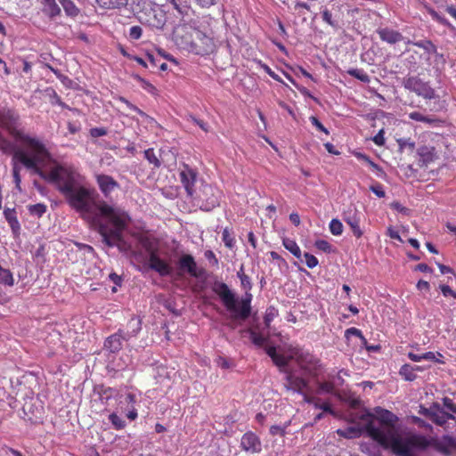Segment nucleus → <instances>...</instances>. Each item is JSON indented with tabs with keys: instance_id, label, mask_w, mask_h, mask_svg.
Returning a JSON list of instances; mask_svg holds the SVG:
<instances>
[{
	"instance_id": "10",
	"label": "nucleus",
	"mask_w": 456,
	"mask_h": 456,
	"mask_svg": "<svg viewBox=\"0 0 456 456\" xmlns=\"http://www.w3.org/2000/svg\"><path fill=\"white\" fill-rule=\"evenodd\" d=\"M128 325L132 328V331L124 332L118 330V332L108 337L104 341V348L110 353H117L123 346V341H128L131 338L135 337L141 330V322L137 319H131Z\"/></svg>"
},
{
	"instance_id": "17",
	"label": "nucleus",
	"mask_w": 456,
	"mask_h": 456,
	"mask_svg": "<svg viewBox=\"0 0 456 456\" xmlns=\"http://www.w3.org/2000/svg\"><path fill=\"white\" fill-rule=\"evenodd\" d=\"M180 179L187 194L190 197H193L195 193L194 185L197 180V172L188 165H183V169L180 171Z\"/></svg>"
},
{
	"instance_id": "48",
	"label": "nucleus",
	"mask_w": 456,
	"mask_h": 456,
	"mask_svg": "<svg viewBox=\"0 0 456 456\" xmlns=\"http://www.w3.org/2000/svg\"><path fill=\"white\" fill-rule=\"evenodd\" d=\"M345 334H346V338H349L350 336H354V337L361 338L362 341L366 340L365 338L363 337L362 331L354 327L347 329L346 330Z\"/></svg>"
},
{
	"instance_id": "4",
	"label": "nucleus",
	"mask_w": 456,
	"mask_h": 456,
	"mask_svg": "<svg viewBox=\"0 0 456 456\" xmlns=\"http://www.w3.org/2000/svg\"><path fill=\"white\" fill-rule=\"evenodd\" d=\"M360 419L364 422L368 436L384 449L389 446L386 444H393L394 440L404 438L395 427L398 418L388 410L377 407L375 415L368 411H362Z\"/></svg>"
},
{
	"instance_id": "58",
	"label": "nucleus",
	"mask_w": 456,
	"mask_h": 456,
	"mask_svg": "<svg viewBox=\"0 0 456 456\" xmlns=\"http://www.w3.org/2000/svg\"><path fill=\"white\" fill-rule=\"evenodd\" d=\"M423 360L432 361L438 363H443L444 362L438 358H436V354L434 352H427L422 354Z\"/></svg>"
},
{
	"instance_id": "32",
	"label": "nucleus",
	"mask_w": 456,
	"mask_h": 456,
	"mask_svg": "<svg viewBox=\"0 0 456 456\" xmlns=\"http://www.w3.org/2000/svg\"><path fill=\"white\" fill-rule=\"evenodd\" d=\"M347 74L363 83L370 81L369 75L361 69H350L347 70Z\"/></svg>"
},
{
	"instance_id": "61",
	"label": "nucleus",
	"mask_w": 456,
	"mask_h": 456,
	"mask_svg": "<svg viewBox=\"0 0 456 456\" xmlns=\"http://www.w3.org/2000/svg\"><path fill=\"white\" fill-rule=\"evenodd\" d=\"M120 403H124L126 405L132 404L133 406H134V404L136 403V395L134 394L128 393L126 395L124 401H121Z\"/></svg>"
},
{
	"instance_id": "16",
	"label": "nucleus",
	"mask_w": 456,
	"mask_h": 456,
	"mask_svg": "<svg viewBox=\"0 0 456 456\" xmlns=\"http://www.w3.org/2000/svg\"><path fill=\"white\" fill-rule=\"evenodd\" d=\"M240 448L249 453H259L262 451V443L256 434L248 431L240 439Z\"/></svg>"
},
{
	"instance_id": "36",
	"label": "nucleus",
	"mask_w": 456,
	"mask_h": 456,
	"mask_svg": "<svg viewBox=\"0 0 456 456\" xmlns=\"http://www.w3.org/2000/svg\"><path fill=\"white\" fill-rule=\"evenodd\" d=\"M62 7L68 16L76 17L79 13V9L71 0L63 3Z\"/></svg>"
},
{
	"instance_id": "18",
	"label": "nucleus",
	"mask_w": 456,
	"mask_h": 456,
	"mask_svg": "<svg viewBox=\"0 0 456 456\" xmlns=\"http://www.w3.org/2000/svg\"><path fill=\"white\" fill-rule=\"evenodd\" d=\"M430 419L438 426H444L448 419L456 420V418L444 411L438 403H434L429 407Z\"/></svg>"
},
{
	"instance_id": "19",
	"label": "nucleus",
	"mask_w": 456,
	"mask_h": 456,
	"mask_svg": "<svg viewBox=\"0 0 456 456\" xmlns=\"http://www.w3.org/2000/svg\"><path fill=\"white\" fill-rule=\"evenodd\" d=\"M96 182L102 193L110 197V193L119 188L118 183L113 177L108 175L100 174L96 175Z\"/></svg>"
},
{
	"instance_id": "56",
	"label": "nucleus",
	"mask_w": 456,
	"mask_h": 456,
	"mask_svg": "<svg viewBox=\"0 0 456 456\" xmlns=\"http://www.w3.org/2000/svg\"><path fill=\"white\" fill-rule=\"evenodd\" d=\"M189 119L195 125L199 126L203 131H208V126L203 120L198 119L194 116H190Z\"/></svg>"
},
{
	"instance_id": "49",
	"label": "nucleus",
	"mask_w": 456,
	"mask_h": 456,
	"mask_svg": "<svg viewBox=\"0 0 456 456\" xmlns=\"http://www.w3.org/2000/svg\"><path fill=\"white\" fill-rule=\"evenodd\" d=\"M322 20L330 26L333 28L337 27V23L332 20V14L328 9L323 10Z\"/></svg>"
},
{
	"instance_id": "50",
	"label": "nucleus",
	"mask_w": 456,
	"mask_h": 456,
	"mask_svg": "<svg viewBox=\"0 0 456 456\" xmlns=\"http://www.w3.org/2000/svg\"><path fill=\"white\" fill-rule=\"evenodd\" d=\"M384 130L381 129L379 131V133L372 138V141L374 143L378 146H383L385 144V138H384Z\"/></svg>"
},
{
	"instance_id": "60",
	"label": "nucleus",
	"mask_w": 456,
	"mask_h": 456,
	"mask_svg": "<svg viewBox=\"0 0 456 456\" xmlns=\"http://www.w3.org/2000/svg\"><path fill=\"white\" fill-rule=\"evenodd\" d=\"M259 64H260V66L263 68V69H264V70H265V72H266V73H267V74H268L272 78H273V79H275V80H277V81H279V80H280L279 76H278L274 71H273V70H272V69H271L268 65H266V64H265V63H262L261 61H259Z\"/></svg>"
},
{
	"instance_id": "41",
	"label": "nucleus",
	"mask_w": 456,
	"mask_h": 456,
	"mask_svg": "<svg viewBox=\"0 0 456 456\" xmlns=\"http://www.w3.org/2000/svg\"><path fill=\"white\" fill-rule=\"evenodd\" d=\"M278 315V311L273 307L270 306L266 309L265 314V324L269 327L270 323L273 321V319Z\"/></svg>"
},
{
	"instance_id": "37",
	"label": "nucleus",
	"mask_w": 456,
	"mask_h": 456,
	"mask_svg": "<svg viewBox=\"0 0 456 456\" xmlns=\"http://www.w3.org/2000/svg\"><path fill=\"white\" fill-rule=\"evenodd\" d=\"M222 240L227 248H232L234 247V237L227 227H225L223 231Z\"/></svg>"
},
{
	"instance_id": "64",
	"label": "nucleus",
	"mask_w": 456,
	"mask_h": 456,
	"mask_svg": "<svg viewBox=\"0 0 456 456\" xmlns=\"http://www.w3.org/2000/svg\"><path fill=\"white\" fill-rule=\"evenodd\" d=\"M270 434L273 436H276V435L283 436L284 429L280 426L273 425L270 428Z\"/></svg>"
},
{
	"instance_id": "44",
	"label": "nucleus",
	"mask_w": 456,
	"mask_h": 456,
	"mask_svg": "<svg viewBox=\"0 0 456 456\" xmlns=\"http://www.w3.org/2000/svg\"><path fill=\"white\" fill-rule=\"evenodd\" d=\"M314 246L321 251H323V252H326V253H329L330 252V249H331V246L330 244L325 240H317L315 242H314Z\"/></svg>"
},
{
	"instance_id": "38",
	"label": "nucleus",
	"mask_w": 456,
	"mask_h": 456,
	"mask_svg": "<svg viewBox=\"0 0 456 456\" xmlns=\"http://www.w3.org/2000/svg\"><path fill=\"white\" fill-rule=\"evenodd\" d=\"M109 419L111 422L112 426L119 430L126 427V422L123 420L117 413L113 412L109 415Z\"/></svg>"
},
{
	"instance_id": "57",
	"label": "nucleus",
	"mask_w": 456,
	"mask_h": 456,
	"mask_svg": "<svg viewBox=\"0 0 456 456\" xmlns=\"http://www.w3.org/2000/svg\"><path fill=\"white\" fill-rule=\"evenodd\" d=\"M444 406L450 411L456 413V404L448 397L443 399Z\"/></svg>"
},
{
	"instance_id": "51",
	"label": "nucleus",
	"mask_w": 456,
	"mask_h": 456,
	"mask_svg": "<svg viewBox=\"0 0 456 456\" xmlns=\"http://www.w3.org/2000/svg\"><path fill=\"white\" fill-rule=\"evenodd\" d=\"M440 290L444 297H452L456 299V292L448 285H440Z\"/></svg>"
},
{
	"instance_id": "63",
	"label": "nucleus",
	"mask_w": 456,
	"mask_h": 456,
	"mask_svg": "<svg viewBox=\"0 0 456 456\" xmlns=\"http://www.w3.org/2000/svg\"><path fill=\"white\" fill-rule=\"evenodd\" d=\"M240 283H241V287L246 289V290H250L252 289V283H251V280L249 278V276H243V277H240Z\"/></svg>"
},
{
	"instance_id": "29",
	"label": "nucleus",
	"mask_w": 456,
	"mask_h": 456,
	"mask_svg": "<svg viewBox=\"0 0 456 456\" xmlns=\"http://www.w3.org/2000/svg\"><path fill=\"white\" fill-rule=\"evenodd\" d=\"M7 154H12V176H13V182L15 183V186L16 188L20 191L21 188H20V183H21V179H20V167L17 164V161L20 162V164H22L19 159H14V153L13 152H8Z\"/></svg>"
},
{
	"instance_id": "39",
	"label": "nucleus",
	"mask_w": 456,
	"mask_h": 456,
	"mask_svg": "<svg viewBox=\"0 0 456 456\" xmlns=\"http://www.w3.org/2000/svg\"><path fill=\"white\" fill-rule=\"evenodd\" d=\"M330 231L333 235H341L343 232L342 223L338 219H332L330 223Z\"/></svg>"
},
{
	"instance_id": "14",
	"label": "nucleus",
	"mask_w": 456,
	"mask_h": 456,
	"mask_svg": "<svg viewBox=\"0 0 456 456\" xmlns=\"http://www.w3.org/2000/svg\"><path fill=\"white\" fill-rule=\"evenodd\" d=\"M194 33V39L190 53L199 55H206L213 53L215 50L213 38L199 29H196Z\"/></svg>"
},
{
	"instance_id": "2",
	"label": "nucleus",
	"mask_w": 456,
	"mask_h": 456,
	"mask_svg": "<svg viewBox=\"0 0 456 456\" xmlns=\"http://www.w3.org/2000/svg\"><path fill=\"white\" fill-rule=\"evenodd\" d=\"M9 143L11 150L2 151L3 153L13 152L14 159H19L26 168L32 170L44 180L54 183L63 196L80 183V175L70 167L52 164L51 154L43 142L40 148L35 149L29 154L22 150H16L10 141Z\"/></svg>"
},
{
	"instance_id": "15",
	"label": "nucleus",
	"mask_w": 456,
	"mask_h": 456,
	"mask_svg": "<svg viewBox=\"0 0 456 456\" xmlns=\"http://www.w3.org/2000/svg\"><path fill=\"white\" fill-rule=\"evenodd\" d=\"M343 219L350 226L353 234L356 238L362 236L363 232L360 227L362 214L357 211L354 207H349L348 209L344 212Z\"/></svg>"
},
{
	"instance_id": "40",
	"label": "nucleus",
	"mask_w": 456,
	"mask_h": 456,
	"mask_svg": "<svg viewBox=\"0 0 456 456\" xmlns=\"http://www.w3.org/2000/svg\"><path fill=\"white\" fill-rule=\"evenodd\" d=\"M303 395H304L305 402H307L309 403H314V406L316 408L322 409L325 412H330V413L333 412L329 403H318L317 402H315L314 398H309L305 394Z\"/></svg>"
},
{
	"instance_id": "45",
	"label": "nucleus",
	"mask_w": 456,
	"mask_h": 456,
	"mask_svg": "<svg viewBox=\"0 0 456 456\" xmlns=\"http://www.w3.org/2000/svg\"><path fill=\"white\" fill-rule=\"evenodd\" d=\"M142 35V28L140 26H133L129 29V37L133 40H138Z\"/></svg>"
},
{
	"instance_id": "46",
	"label": "nucleus",
	"mask_w": 456,
	"mask_h": 456,
	"mask_svg": "<svg viewBox=\"0 0 456 456\" xmlns=\"http://www.w3.org/2000/svg\"><path fill=\"white\" fill-rule=\"evenodd\" d=\"M430 14L434 20H436L442 25H444L449 28L452 27V24L450 23V21L446 18L441 16L438 12L432 11V12H430Z\"/></svg>"
},
{
	"instance_id": "33",
	"label": "nucleus",
	"mask_w": 456,
	"mask_h": 456,
	"mask_svg": "<svg viewBox=\"0 0 456 456\" xmlns=\"http://www.w3.org/2000/svg\"><path fill=\"white\" fill-rule=\"evenodd\" d=\"M144 158L149 161V163L152 164L154 167H159L161 166V160L158 156H156L154 150L150 148L144 151Z\"/></svg>"
},
{
	"instance_id": "24",
	"label": "nucleus",
	"mask_w": 456,
	"mask_h": 456,
	"mask_svg": "<svg viewBox=\"0 0 456 456\" xmlns=\"http://www.w3.org/2000/svg\"><path fill=\"white\" fill-rule=\"evenodd\" d=\"M452 439V436H444L441 439H435L429 445L432 444L437 451L444 454H449L452 450V443H449V440Z\"/></svg>"
},
{
	"instance_id": "27",
	"label": "nucleus",
	"mask_w": 456,
	"mask_h": 456,
	"mask_svg": "<svg viewBox=\"0 0 456 456\" xmlns=\"http://www.w3.org/2000/svg\"><path fill=\"white\" fill-rule=\"evenodd\" d=\"M96 2L100 7L109 10L124 7L128 0H96Z\"/></svg>"
},
{
	"instance_id": "35",
	"label": "nucleus",
	"mask_w": 456,
	"mask_h": 456,
	"mask_svg": "<svg viewBox=\"0 0 456 456\" xmlns=\"http://www.w3.org/2000/svg\"><path fill=\"white\" fill-rule=\"evenodd\" d=\"M317 390L320 394H331L334 391V384L331 381H318Z\"/></svg>"
},
{
	"instance_id": "54",
	"label": "nucleus",
	"mask_w": 456,
	"mask_h": 456,
	"mask_svg": "<svg viewBox=\"0 0 456 456\" xmlns=\"http://www.w3.org/2000/svg\"><path fill=\"white\" fill-rule=\"evenodd\" d=\"M11 150V144L9 143V140H7L3 134L0 132V151H8Z\"/></svg>"
},
{
	"instance_id": "6",
	"label": "nucleus",
	"mask_w": 456,
	"mask_h": 456,
	"mask_svg": "<svg viewBox=\"0 0 456 456\" xmlns=\"http://www.w3.org/2000/svg\"><path fill=\"white\" fill-rule=\"evenodd\" d=\"M19 120V115L11 109L0 110V126L9 132L16 140L22 145V151L27 153H31L35 149L40 148L42 142L36 137L29 136L16 129V125ZM16 150L17 148L11 142Z\"/></svg>"
},
{
	"instance_id": "26",
	"label": "nucleus",
	"mask_w": 456,
	"mask_h": 456,
	"mask_svg": "<svg viewBox=\"0 0 456 456\" xmlns=\"http://www.w3.org/2000/svg\"><path fill=\"white\" fill-rule=\"evenodd\" d=\"M44 4L43 12L51 18H54L61 13V8L55 0H42Z\"/></svg>"
},
{
	"instance_id": "28",
	"label": "nucleus",
	"mask_w": 456,
	"mask_h": 456,
	"mask_svg": "<svg viewBox=\"0 0 456 456\" xmlns=\"http://www.w3.org/2000/svg\"><path fill=\"white\" fill-rule=\"evenodd\" d=\"M282 245L297 259H301V249L294 240L285 238L282 240Z\"/></svg>"
},
{
	"instance_id": "34",
	"label": "nucleus",
	"mask_w": 456,
	"mask_h": 456,
	"mask_svg": "<svg viewBox=\"0 0 456 456\" xmlns=\"http://www.w3.org/2000/svg\"><path fill=\"white\" fill-rule=\"evenodd\" d=\"M28 209L30 215L41 217L46 212L47 208L43 203H37L28 206Z\"/></svg>"
},
{
	"instance_id": "22",
	"label": "nucleus",
	"mask_w": 456,
	"mask_h": 456,
	"mask_svg": "<svg viewBox=\"0 0 456 456\" xmlns=\"http://www.w3.org/2000/svg\"><path fill=\"white\" fill-rule=\"evenodd\" d=\"M380 39L387 44L394 45L403 40V36L394 29L389 28H379L377 29Z\"/></svg>"
},
{
	"instance_id": "9",
	"label": "nucleus",
	"mask_w": 456,
	"mask_h": 456,
	"mask_svg": "<svg viewBox=\"0 0 456 456\" xmlns=\"http://www.w3.org/2000/svg\"><path fill=\"white\" fill-rule=\"evenodd\" d=\"M141 242L148 254L149 268L162 277L171 276L174 272L172 265L159 256L158 249L153 247L151 241L145 238Z\"/></svg>"
},
{
	"instance_id": "47",
	"label": "nucleus",
	"mask_w": 456,
	"mask_h": 456,
	"mask_svg": "<svg viewBox=\"0 0 456 456\" xmlns=\"http://www.w3.org/2000/svg\"><path fill=\"white\" fill-rule=\"evenodd\" d=\"M309 120L312 123V125L314 126L321 132H323L326 134H330L329 130L326 127H324V126L319 121V119L316 117L311 116L309 118Z\"/></svg>"
},
{
	"instance_id": "7",
	"label": "nucleus",
	"mask_w": 456,
	"mask_h": 456,
	"mask_svg": "<svg viewBox=\"0 0 456 456\" xmlns=\"http://www.w3.org/2000/svg\"><path fill=\"white\" fill-rule=\"evenodd\" d=\"M221 298L226 309L232 313L234 318L246 320L250 315L252 295L246 292L245 297L241 299L240 305L234 293L229 289L227 284L221 282L216 285L215 289Z\"/></svg>"
},
{
	"instance_id": "13",
	"label": "nucleus",
	"mask_w": 456,
	"mask_h": 456,
	"mask_svg": "<svg viewBox=\"0 0 456 456\" xmlns=\"http://www.w3.org/2000/svg\"><path fill=\"white\" fill-rule=\"evenodd\" d=\"M197 28H192L189 25H178L174 30V41L175 45L183 50L191 52L193 37L195 35L194 31Z\"/></svg>"
},
{
	"instance_id": "53",
	"label": "nucleus",
	"mask_w": 456,
	"mask_h": 456,
	"mask_svg": "<svg viewBox=\"0 0 456 456\" xmlns=\"http://www.w3.org/2000/svg\"><path fill=\"white\" fill-rule=\"evenodd\" d=\"M370 191L379 198H384L386 195L383 186L379 183L371 186Z\"/></svg>"
},
{
	"instance_id": "21",
	"label": "nucleus",
	"mask_w": 456,
	"mask_h": 456,
	"mask_svg": "<svg viewBox=\"0 0 456 456\" xmlns=\"http://www.w3.org/2000/svg\"><path fill=\"white\" fill-rule=\"evenodd\" d=\"M178 265L180 270L186 271L192 277H200V273L198 271L197 264L191 255H183Z\"/></svg>"
},
{
	"instance_id": "62",
	"label": "nucleus",
	"mask_w": 456,
	"mask_h": 456,
	"mask_svg": "<svg viewBox=\"0 0 456 456\" xmlns=\"http://www.w3.org/2000/svg\"><path fill=\"white\" fill-rule=\"evenodd\" d=\"M356 157L359 159L364 160L366 163H368L373 169H379V166L375 164L368 156L362 154V153H357Z\"/></svg>"
},
{
	"instance_id": "8",
	"label": "nucleus",
	"mask_w": 456,
	"mask_h": 456,
	"mask_svg": "<svg viewBox=\"0 0 456 456\" xmlns=\"http://www.w3.org/2000/svg\"><path fill=\"white\" fill-rule=\"evenodd\" d=\"M387 444L390 445L387 449H390L397 456H412L411 454L412 448L425 449L429 445V440L424 436L413 434Z\"/></svg>"
},
{
	"instance_id": "25",
	"label": "nucleus",
	"mask_w": 456,
	"mask_h": 456,
	"mask_svg": "<svg viewBox=\"0 0 456 456\" xmlns=\"http://www.w3.org/2000/svg\"><path fill=\"white\" fill-rule=\"evenodd\" d=\"M4 216L8 222L10 227L13 232H17L20 229V223L16 216V211L14 208H5Z\"/></svg>"
},
{
	"instance_id": "42",
	"label": "nucleus",
	"mask_w": 456,
	"mask_h": 456,
	"mask_svg": "<svg viewBox=\"0 0 456 456\" xmlns=\"http://www.w3.org/2000/svg\"><path fill=\"white\" fill-rule=\"evenodd\" d=\"M250 339L255 345L258 346H263L266 341V338L265 335L257 333L255 330L250 331Z\"/></svg>"
},
{
	"instance_id": "20",
	"label": "nucleus",
	"mask_w": 456,
	"mask_h": 456,
	"mask_svg": "<svg viewBox=\"0 0 456 456\" xmlns=\"http://www.w3.org/2000/svg\"><path fill=\"white\" fill-rule=\"evenodd\" d=\"M361 412L356 415V419L359 420L358 425L348 427L345 429H338L337 433L345 438H355L362 436L363 432L367 433L364 422L360 419Z\"/></svg>"
},
{
	"instance_id": "31",
	"label": "nucleus",
	"mask_w": 456,
	"mask_h": 456,
	"mask_svg": "<svg viewBox=\"0 0 456 456\" xmlns=\"http://www.w3.org/2000/svg\"><path fill=\"white\" fill-rule=\"evenodd\" d=\"M399 373L405 380L408 381H413L417 378L416 373H414L413 365L411 364H403L401 367Z\"/></svg>"
},
{
	"instance_id": "55",
	"label": "nucleus",
	"mask_w": 456,
	"mask_h": 456,
	"mask_svg": "<svg viewBox=\"0 0 456 456\" xmlns=\"http://www.w3.org/2000/svg\"><path fill=\"white\" fill-rule=\"evenodd\" d=\"M139 81L143 89H145L149 93L154 94V92L156 91V88L152 84H151L149 81H147L142 77H139Z\"/></svg>"
},
{
	"instance_id": "3",
	"label": "nucleus",
	"mask_w": 456,
	"mask_h": 456,
	"mask_svg": "<svg viewBox=\"0 0 456 456\" xmlns=\"http://www.w3.org/2000/svg\"><path fill=\"white\" fill-rule=\"evenodd\" d=\"M69 207L79 213L80 216L98 227L119 207L98 200L94 189L86 187L79 183L65 195Z\"/></svg>"
},
{
	"instance_id": "1",
	"label": "nucleus",
	"mask_w": 456,
	"mask_h": 456,
	"mask_svg": "<svg viewBox=\"0 0 456 456\" xmlns=\"http://www.w3.org/2000/svg\"><path fill=\"white\" fill-rule=\"evenodd\" d=\"M266 354L281 371L285 373L284 387L288 391L305 395L309 387V379H318L323 372V365L317 356L299 347L289 348L286 354L276 347L266 348Z\"/></svg>"
},
{
	"instance_id": "12",
	"label": "nucleus",
	"mask_w": 456,
	"mask_h": 456,
	"mask_svg": "<svg viewBox=\"0 0 456 456\" xmlns=\"http://www.w3.org/2000/svg\"><path fill=\"white\" fill-rule=\"evenodd\" d=\"M221 191L210 184H204L200 192L196 196L200 202V208L205 211H211L219 205Z\"/></svg>"
},
{
	"instance_id": "52",
	"label": "nucleus",
	"mask_w": 456,
	"mask_h": 456,
	"mask_svg": "<svg viewBox=\"0 0 456 456\" xmlns=\"http://www.w3.org/2000/svg\"><path fill=\"white\" fill-rule=\"evenodd\" d=\"M90 134L92 137H101L107 134V130L103 127H94L90 130Z\"/></svg>"
},
{
	"instance_id": "11",
	"label": "nucleus",
	"mask_w": 456,
	"mask_h": 456,
	"mask_svg": "<svg viewBox=\"0 0 456 456\" xmlns=\"http://www.w3.org/2000/svg\"><path fill=\"white\" fill-rule=\"evenodd\" d=\"M403 86L406 90L421 96L424 99L431 100L436 98V91L428 82L423 81L418 76H409L403 78Z\"/></svg>"
},
{
	"instance_id": "59",
	"label": "nucleus",
	"mask_w": 456,
	"mask_h": 456,
	"mask_svg": "<svg viewBox=\"0 0 456 456\" xmlns=\"http://www.w3.org/2000/svg\"><path fill=\"white\" fill-rule=\"evenodd\" d=\"M398 143L401 149L409 148L413 150L415 148V143L410 139H400L398 140Z\"/></svg>"
},
{
	"instance_id": "5",
	"label": "nucleus",
	"mask_w": 456,
	"mask_h": 456,
	"mask_svg": "<svg viewBox=\"0 0 456 456\" xmlns=\"http://www.w3.org/2000/svg\"><path fill=\"white\" fill-rule=\"evenodd\" d=\"M128 221V215L121 208L112 210V214L97 227L102 242L108 247H117L122 252L129 251L131 246L123 237Z\"/></svg>"
},
{
	"instance_id": "43",
	"label": "nucleus",
	"mask_w": 456,
	"mask_h": 456,
	"mask_svg": "<svg viewBox=\"0 0 456 456\" xmlns=\"http://www.w3.org/2000/svg\"><path fill=\"white\" fill-rule=\"evenodd\" d=\"M304 257L305 260V265L308 268L313 269V268L316 267L319 264L318 259L314 255H311L309 253H305Z\"/></svg>"
},
{
	"instance_id": "23",
	"label": "nucleus",
	"mask_w": 456,
	"mask_h": 456,
	"mask_svg": "<svg viewBox=\"0 0 456 456\" xmlns=\"http://www.w3.org/2000/svg\"><path fill=\"white\" fill-rule=\"evenodd\" d=\"M418 155L419 156V162L422 166H428L436 159V151L434 147L421 146L418 149Z\"/></svg>"
},
{
	"instance_id": "30",
	"label": "nucleus",
	"mask_w": 456,
	"mask_h": 456,
	"mask_svg": "<svg viewBox=\"0 0 456 456\" xmlns=\"http://www.w3.org/2000/svg\"><path fill=\"white\" fill-rule=\"evenodd\" d=\"M413 45L422 48L428 54L436 53V46L431 40L426 39L416 41V43H413Z\"/></svg>"
}]
</instances>
